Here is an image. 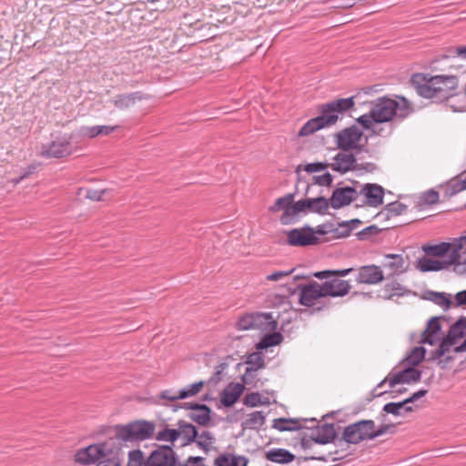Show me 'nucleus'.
<instances>
[{
	"label": "nucleus",
	"instance_id": "1",
	"mask_svg": "<svg viewBox=\"0 0 466 466\" xmlns=\"http://www.w3.org/2000/svg\"><path fill=\"white\" fill-rule=\"evenodd\" d=\"M412 111V103L405 96H382L373 101L370 112L358 117L357 122L365 129H373L376 124L388 123L395 118H405Z\"/></svg>",
	"mask_w": 466,
	"mask_h": 466
},
{
	"label": "nucleus",
	"instance_id": "2",
	"mask_svg": "<svg viewBox=\"0 0 466 466\" xmlns=\"http://www.w3.org/2000/svg\"><path fill=\"white\" fill-rule=\"evenodd\" d=\"M329 205V200L321 196L296 200L295 194L289 193L278 198L268 207V212L272 214L281 212L279 216L280 223L289 225L298 221L301 214L308 212L325 214Z\"/></svg>",
	"mask_w": 466,
	"mask_h": 466
},
{
	"label": "nucleus",
	"instance_id": "3",
	"mask_svg": "<svg viewBox=\"0 0 466 466\" xmlns=\"http://www.w3.org/2000/svg\"><path fill=\"white\" fill-rule=\"evenodd\" d=\"M411 81L417 94L428 99L447 97L460 86V80L456 75L419 73L412 76Z\"/></svg>",
	"mask_w": 466,
	"mask_h": 466
},
{
	"label": "nucleus",
	"instance_id": "4",
	"mask_svg": "<svg viewBox=\"0 0 466 466\" xmlns=\"http://www.w3.org/2000/svg\"><path fill=\"white\" fill-rule=\"evenodd\" d=\"M421 250L429 257L442 259L452 266L453 271L458 275H466V229L460 237L451 238L449 242L437 244H424Z\"/></svg>",
	"mask_w": 466,
	"mask_h": 466
},
{
	"label": "nucleus",
	"instance_id": "5",
	"mask_svg": "<svg viewBox=\"0 0 466 466\" xmlns=\"http://www.w3.org/2000/svg\"><path fill=\"white\" fill-rule=\"evenodd\" d=\"M355 103L353 97L339 98L320 106V116L307 121L298 132V137H306L317 131L335 125L339 116L351 109Z\"/></svg>",
	"mask_w": 466,
	"mask_h": 466
},
{
	"label": "nucleus",
	"instance_id": "6",
	"mask_svg": "<svg viewBox=\"0 0 466 466\" xmlns=\"http://www.w3.org/2000/svg\"><path fill=\"white\" fill-rule=\"evenodd\" d=\"M463 352L460 346L444 337L428 349V360L442 370H450L460 360Z\"/></svg>",
	"mask_w": 466,
	"mask_h": 466
},
{
	"label": "nucleus",
	"instance_id": "7",
	"mask_svg": "<svg viewBox=\"0 0 466 466\" xmlns=\"http://www.w3.org/2000/svg\"><path fill=\"white\" fill-rule=\"evenodd\" d=\"M392 426L383 425L376 429L373 420H365L347 426L342 434V439L350 444H358L363 441L371 440L386 433Z\"/></svg>",
	"mask_w": 466,
	"mask_h": 466
},
{
	"label": "nucleus",
	"instance_id": "8",
	"mask_svg": "<svg viewBox=\"0 0 466 466\" xmlns=\"http://www.w3.org/2000/svg\"><path fill=\"white\" fill-rule=\"evenodd\" d=\"M155 431V422L140 420L117 427L116 437L122 441H141L151 438Z\"/></svg>",
	"mask_w": 466,
	"mask_h": 466
},
{
	"label": "nucleus",
	"instance_id": "9",
	"mask_svg": "<svg viewBox=\"0 0 466 466\" xmlns=\"http://www.w3.org/2000/svg\"><path fill=\"white\" fill-rule=\"evenodd\" d=\"M338 148L343 151H361L367 144V137L356 126L346 127L334 135Z\"/></svg>",
	"mask_w": 466,
	"mask_h": 466
},
{
	"label": "nucleus",
	"instance_id": "10",
	"mask_svg": "<svg viewBox=\"0 0 466 466\" xmlns=\"http://www.w3.org/2000/svg\"><path fill=\"white\" fill-rule=\"evenodd\" d=\"M237 327L239 330L273 331L278 321L269 313H248L239 318Z\"/></svg>",
	"mask_w": 466,
	"mask_h": 466
},
{
	"label": "nucleus",
	"instance_id": "11",
	"mask_svg": "<svg viewBox=\"0 0 466 466\" xmlns=\"http://www.w3.org/2000/svg\"><path fill=\"white\" fill-rule=\"evenodd\" d=\"M326 231L321 226L312 228L310 227H303L293 228L286 232L287 243L294 247H305L315 245L319 241L317 235H325Z\"/></svg>",
	"mask_w": 466,
	"mask_h": 466
},
{
	"label": "nucleus",
	"instance_id": "12",
	"mask_svg": "<svg viewBox=\"0 0 466 466\" xmlns=\"http://www.w3.org/2000/svg\"><path fill=\"white\" fill-rule=\"evenodd\" d=\"M109 453L110 450L106 443L92 444L76 451L74 455V461L82 465L94 464L100 460L106 459Z\"/></svg>",
	"mask_w": 466,
	"mask_h": 466
},
{
	"label": "nucleus",
	"instance_id": "13",
	"mask_svg": "<svg viewBox=\"0 0 466 466\" xmlns=\"http://www.w3.org/2000/svg\"><path fill=\"white\" fill-rule=\"evenodd\" d=\"M382 266L386 270V278H393L405 273L409 269V261L407 257L400 254H387Z\"/></svg>",
	"mask_w": 466,
	"mask_h": 466
},
{
	"label": "nucleus",
	"instance_id": "14",
	"mask_svg": "<svg viewBox=\"0 0 466 466\" xmlns=\"http://www.w3.org/2000/svg\"><path fill=\"white\" fill-rule=\"evenodd\" d=\"M367 206L377 208L383 203L384 188L378 184L368 183L358 191Z\"/></svg>",
	"mask_w": 466,
	"mask_h": 466
},
{
	"label": "nucleus",
	"instance_id": "15",
	"mask_svg": "<svg viewBox=\"0 0 466 466\" xmlns=\"http://www.w3.org/2000/svg\"><path fill=\"white\" fill-rule=\"evenodd\" d=\"M71 139L69 134L57 136L45 151V155L52 157H64L71 154Z\"/></svg>",
	"mask_w": 466,
	"mask_h": 466
},
{
	"label": "nucleus",
	"instance_id": "16",
	"mask_svg": "<svg viewBox=\"0 0 466 466\" xmlns=\"http://www.w3.org/2000/svg\"><path fill=\"white\" fill-rule=\"evenodd\" d=\"M358 197L359 192L357 189L351 187H339L333 191L329 198V204L333 208L338 209L350 205L352 201L356 200Z\"/></svg>",
	"mask_w": 466,
	"mask_h": 466
},
{
	"label": "nucleus",
	"instance_id": "17",
	"mask_svg": "<svg viewBox=\"0 0 466 466\" xmlns=\"http://www.w3.org/2000/svg\"><path fill=\"white\" fill-rule=\"evenodd\" d=\"M149 466H176V456L172 448L161 446L147 458Z\"/></svg>",
	"mask_w": 466,
	"mask_h": 466
},
{
	"label": "nucleus",
	"instance_id": "18",
	"mask_svg": "<svg viewBox=\"0 0 466 466\" xmlns=\"http://www.w3.org/2000/svg\"><path fill=\"white\" fill-rule=\"evenodd\" d=\"M421 372L414 368L408 367L402 371L397 372L390 377H387L381 383L388 382L390 388H395L398 384H410L420 380Z\"/></svg>",
	"mask_w": 466,
	"mask_h": 466
},
{
	"label": "nucleus",
	"instance_id": "19",
	"mask_svg": "<svg viewBox=\"0 0 466 466\" xmlns=\"http://www.w3.org/2000/svg\"><path fill=\"white\" fill-rule=\"evenodd\" d=\"M444 337L441 332V319L433 317L429 320L426 329L422 332L420 342L431 347Z\"/></svg>",
	"mask_w": 466,
	"mask_h": 466
},
{
	"label": "nucleus",
	"instance_id": "20",
	"mask_svg": "<svg viewBox=\"0 0 466 466\" xmlns=\"http://www.w3.org/2000/svg\"><path fill=\"white\" fill-rule=\"evenodd\" d=\"M356 157L353 154L347 151L339 152L329 163V167L338 173L345 174L354 170L356 167Z\"/></svg>",
	"mask_w": 466,
	"mask_h": 466
},
{
	"label": "nucleus",
	"instance_id": "21",
	"mask_svg": "<svg viewBox=\"0 0 466 466\" xmlns=\"http://www.w3.org/2000/svg\"><path fill=\"white\" fill-rule=\"evenodd\" d=\"M324 297L326 296L324 295L322 285L318 282H312L301 288L299 302L304 306L311 307L319 299Z\"/></svg>",
	"mask_w": 466,
	"mask_h": 466
},
{
	"label": "nucleus",
	"instance_id": "22",
	"mask_svg": "<svg viewBox=\"0 0 466 466\" xmlns=\"http://www.w3.org/2000/svg\"><path fill=\"white\" fill-rule=\"evenodd\" d=\"M457 346H460L461 350L466 351V318L459 319L454 324L450 327L447 334L445 335Z\"/></svg>",
	"mask_w": 466,
	"mask_h": 466
},
{
	"label": "nucleus",
	"instance_id": "23",
	"mask_svg": "<svg viewBox=\"0 0 466 466\" xmlns=\"http://www.w3.org/2000/svg\"><path fill=\"white\" fill-rule=\"evenodd\" d=\"M384 279L380 267L369 265L360 268L357 281L362 284L374 285L381 282Z\"/></svg>",
	"mask_w": 466,
	"mask_h": 466
},
{
	"label": "nucleus",
	"instance_id": "24",
	"mask_svg": "<svg viewBox=\"0 0 466 466\" xmlns=\"http://www.w3.org/2000/svg\"><path fill=\"white\" fill-rule=\"evenodd\" d=\"M324 289V295L326 297H344L346 296L350 289L351 285L348 280L340 279H332L327 280L321 284Z\"/></svg>",
	"mask_w": 466,
	"mask_h": 466
},
{
	"label": "nucleus",
	"instance_id": "25",
	"mask_svg": "<svg viewBox=\"0 0 466 466\" xmlns=\"http://www.w3.org/2000/svg\"><path fill=\"white\" fill-rule=\"evenodd\" d=\"M452 267L443 259L434 257L424 256L419 258L415 262V268L420 272L441 271Z\"/></svg>",
	"mask_w": 466,
	"mask_h": 466
},
{
	"label": "nucleus",
	"instance_id": "26",
	"mask_svg": "<svg viewBox=\"0 0 466 466\" xmlns=\"http://www.w3.org/2000/svg\"><path fill=\"white\" fill-rule=\"evenodd\" d=\"M245 387L241 383H229L222 391L220 401L225 407L232 406L241 396Z\"/></svg>",
	"mask_w": 466,
	"mask_h": 466
},
{
	"label": "nucleus",
	"instance_id": "27",
	"mask_svg": "<svg viewBox=\"0 0 466 466\" xmlns=\"http://www.w3.org/2000/svg\"><path fill=\"white\" fill-rule=\"evenodd\" d=\"M247 363L248 365H253L254 367L247 368L245 373L242 376V381L246 384H249L252 381L254 377V373L258 370L264 367V360L259 352H254L248 357Z\"/></svg>",
	"mask_w": 466,
	"mask_h": 466
},
{
	"label": "nucleus",
	"instance_id": "28",
	"mask_svg": "<svg viewBox=\"0 0 466 466\" xmlns=\"http://www.w3.org/2000/svg\"><path fill=\"white\" fill-rule=\"evenodd\" d=\"M248 459L234 453H224L215 460V466H248Z\"/></svg>",
	"mask_w": 466,
	"mask_h": 466
},
{
	"label": "nucleus",
	"instance_id": "29",
	"mask_svg": "<svg viewBox=\"0 0 466 466\" xmlns=\"http://www.w3.org/2000/svg\"><path fill=\"white\" fill-rule=\"evenodd\" d=\"M265 458L272 462L287 464L294 461L295 455L285 449H272L265 453Z\"/></svg>",
	"mask_w": 466,
	"mask_h": 466
},
{
	"label": "nucleus",
	"instance_id": "30",
	"mask_svg": "<svg viewBox=\"0 0 466 466\" xmlns=\"http://www.w3.org/2000/svg\"><path fill=\"white\" fill-rule=\"evenodd\" d=\"M451 52V67L456 71L466 72V46H456Z\"/></svg>",
	"mask_w": 466,
	"mask_h": 466
},
{
	"label": "nucleus",
	"instance_id": "31",
	"mask_svg": "<svg viewBox=\"0 0 466 466\" xmlns=\"http://www.w3.org/2000/svg\"><path fill=\"white\" fill-rule=\"evenodd\" d=\"M273 427L280 431H298L301 428V421L298 419L279 418L274 420Z\"/></svg>",
	"mask_w": 466,
	"mask_h": 466
},
{
	"label": "nucleus",
	"instance_id": "32",
	"mask_svg": "<svg viewBox=\"0 0 466 466\" xmlns=\"http://www.w3.org/2000/svg\"><path fill=\"white\" fill-rule=\"evenodd\" d=\"M269 334L265 335L261 340L256 345L257 350H267L270 347L279 345L283 337L280 333L273 331H268Z\"/></svg>",
	"mask_w": 466,
	"mask_h": 466
},
{
	"label": "nucleus",
	"instance_id": "33",
	"mask_svg": "<svg viewBox=\"0 0 466 466\" xmlns=\"http://www.w3.org/2000/svg\"><path fill=\"white\" fill-rule=\"evenodd\" d=\"M383 410L387 413H390L396 416H400L403 412H411L413 411V408L409 406L407 402L404 400L400 402H390L387 403L383 407Z\"/></svg>",
	"mask_w": 466,
	"mask_h": 466
},
{
	"label": "nucleus",
	"instance_id": "34",
	"mask_svg": "<svg viewBox=\"0 0 466 466\" xmlns=\"http://www.w3.org/2000/svg\"><path fill=\"white\" fill-rule=\"evenodd\" d=\"M428 350L423 347L414 348L410 354L405 358L403 363L405 366H417L424 359Z\"/></svg>",
	"mask_w": 466,
	"mask_h": 466
},
{
	"label": "nucleus",
	"instance_id": "35",
	"mask_svg": "<svg viewBox=\"0 0 466 466\" xmlns=\"http://www.w3.org/2000/svg\"><path fill=\"white\" fill-rule=\"evenodd\" d=\"M265 416L262 411H254L248 414L244 420V427L248 429L259 428L264 424Z\"/></svg>",
	"mask_w": 466,
	"mask_h": 466
},
{
	"label": "nucleus",
	"instance_id": "36",
	"mask_svg": "<svg viewBox=\"0 0 466 466\" xmlns=\"http://www.w3.org/2000/svg\"><path fill=\"white\" fill-rule=\"evenodd\" d=\"M439 201V193L434 189H430L418 198V206L420 208L434 205Z\"/></svg>",
	"mask_w": 466,
	"mask_h": 466
},
{
	"label": "nucleus",
	"instance_id": "37",
	"mask_svg": "<svg viewBox=\"0 0 466 466\" xmlns=\"http://www.w3.org/2000/svg\"><path fill=\"white\" fill-rule=\"evenodd\" d=\"M427 299L444 309H449L451 303L449 296L443 292H429Z\"/></svg>",
	"mask_w": 466,
	"mask_h": 466
},
{
	"label": "nucleus",
	"instance_id": "38",
	"mask_svg": "<svg viewBox=\"0 0 466 466\" xmlns=\"http://www.w3.org/2000/svg\"><path fill=\"white\" fill-rule=\"evenodd\" d=\"M210 410L206 405L196 406V411L192 414V419L199 424L205 425L210 420Z\"/></svg>",
	"mask_w": 466,
	"mask_h": 466
},
{
	"label": "nucleus",
	"instance_id": "39",
	"mask_svg": "<svg viewBox=\"0 0 466 466\" xmlns=\"http://www.w3.org/2000/svg\"><path fill=\"white\" fill-rule=\"evenodd\" d=\"M198 444L206 451H209L213 448L215 443V437L213 434L208 431H203L201 433L198 434Z\"/></svg>",
	"mask_w": 466,
	"mask_h": 466
},
{
	"label": "nucleus",
	"instance_id": "40",
	"mask_svg": "<svg viewBox=\"0 0 466 466\" xmlns=\"http://www.w3.org/2000/svg\"><path fill=\"white\" fill-rule=\"evenodd\" d=\"M177 431L180 432V437H183L186 443L193 441L198 436L196 427L189 423L180 425Z\"/></svg>",
	"mask_w": 466,
	"mask_h": 466
},
{
	"label": "nucleus",
	"instance_id": "41",
	"mask_svg": "<svg viewBox=\"0 0 466 466\" xmlns=\"http://www.w3.org/2000/svg\"><path fill=\"white\" fill-rule=\"evenodd\" d=\"M180 437V432L175 429H165L157 432L156 439L159 441H167L173 443Z\"/></svg>",
	"mask_w": 466,
	"mask_h": 466
},
{
	"label": "nucleus",
	"instance_id": "42",
	"mask_svg": "<svg viewBox=\"0 0 466 466\" xmlns=\"http://www.w3.org/2000/svg\"><path fill=\"white\" fill-rule=\"evenodd\" d=\"M127 466H149L147 461H145L141 451L136 450L129 452Z\"/></svg>",
	"mask_w": 466,
	"mask_h": 466
},
{
	"label": "nucleus",
	"instance_id": "43",
	"mask_svg": "<svg viewBox=\"0 0 466 466\" xmlns=\"http://www.w3.org/2000/svg\"><path fill=\"white\" fill-rule=\"evenodd\" d=\"M352 270L353 268H345L340 270H323L315 272L313 276L319 279H328L333 276L344 277L347 276Z\"/></svg>",
	"mask_w": 466,
	"mask_h": 466
},
{
	"label": "nucleus",
	"instance_id": "44",
	"mask_svg": "<svg viewBox=\"0 0 466 466\" xmlns=\"http://www.w3.org/2000/svg\"><path fill=\"white\" fill-rule=\"evenodd\" d=\"M244 404L248 407H257L264 403L261 395L258 392L247 394L243 400Z\"/></svg>",
	"mask_w": 466,
	"mask_h": 466
},
{
	"label": "nucleus",
	"instance_id": "45",
	"mask_svg": "<svg viewBox=\"0 0 466 466\" xmlns=\"http://www.w3.org/2000/svg\"><path fill=\"white\" fill-rule=\"evenodd\" d=\"M292 270L285 271V270H278L274 271L265 277V279L268 281L273 282H283L285 279H287L291 273Z\"/></svg>",
	"mask_w": 466,
	"mask_h": 466
},
{
	"label": "nucleus",
	"instance_id": "46",
	"mask_svg": "<svg viewBox=\"0 0 466 466\" xmlns=\"http://www.w3.org/2000/svg\"><path fill=\"white\" fill-rule=\"evenodd\" d=\"M105 193V189L101 187H88L86 190V198L93 201H99L102 199Z\"/></svg>",
	"mask_w": 466,
	"mask_h": 466
},
{
	"label": "nucleus",
	"instance_id": "47",
	"mask_svg": "<svg viewBox=\"0 0 466 466\" xmlns=\"http://www.w3.org/2000/svg\"><path fill=\"white\" fill-rule=\"evenodd\" d=\"M115 103L116 106L120 109L129 108L135 105L136 97L134 96H119Z\"/></svg>",
	"mask_w": 466,
	"mask_h": 466
},
{
	"label": "nucleus",
	"instance_id": "48",
	"mask_svg": "<svg viewBox=\"0 0 466 466\" xmlns=\"http://www.w3.org/2000/svg\"><path fill=\"white\" fill-rule=\"evenodd\" d=\"M80 134L82 137H86V138H90V139L95 138V137L100 136L99 126L82 127L80 128Z\"/></svg>",
	"mask_w": 466,
	"mask_h": 466
},
{
	"label": "nucleus",
	"instance_id": "49",
	"mask_svg": "<svg viewBox=\"0 0 466 466\" xmlns=\"http://www.w3.org/2000/svg\"><path fill=\"white\" fill-rule=\"evenodd\" d=\"M449 187L451 190L450 196L466 190V176L464 179H457L451 181Z\"/></svg>",
	"mask_w": 466,
	"mask_h": 466
},
{
	"label": "nucleus",
	"instance_id": "50",
	"mask_svg": "<svg viewBox=\"0 0 466 466\" xmlns=\"http://www.w3.org/2000/svg\"><path fill=\"white\" fill-rule=\"evenodd\" d=\"M202 388H203L202 381L194 383L189 387L188 390H180V397H182V399H186L187 397L194 396L197 393H198Z\"/></svg>",
	"mask_w": 466,
	"mask_h": 466
},
{
	"label": "nucleus",
	"instance_id": "51",
	"mask_svg": "<svg viewBox=\"0 0 466 466\" xmlns=\"http://www.w3.org/2000/svg\"><path fill=\"white\" fill-rule=\"evenodd\" d=\"M328 167H329V163L315 162V163L307 164L304 167V170L308 173H315V172L323 171V170L327 169Z\"/></svg>",
	"mask_w": 466,
	"mask_h": 466
},
{
	"label": "nucleus",
	"instance_id": "52",
	"mask_svg": "<svg viewBox=\"0 0 466 466\" xmlns=\"http://www.w3.org/2000/svg\"><path fill=\"white\" fill-rule=\"evenodd\" d=\"M313 180L316 185L329 186L332 182V177L329 173H325L323 175L315 176Z\"/></svg>",
	"mask_w": 466,
	"mask_h": 466
},
{
	"label": "nucleus",
	"instance_id": "53",
	"mask_svg": "<svg viewBox=\"0 0 466 466\" xmlns=\"http://www.w3.org/2000/svg\"><path fill=\"white\" fill-rule=\"evenodd\" d=\"M160 398L163 400H167L171 401H175L177 400H182V397H180V391L177 394L172 393L171 390H165L161 392Z\"/></svg>",
	"mask_w": 466,
	"mask_h": 466
},
{
	"label": "nucleus",
	"instance_id": "54",
	"mask_svg": "<svg viewBox=\"0 0 466 466\" xmlns=\"http://www.w3.org/2000/svg\"><path fill=\"white\" fill-rule=\"evenodd\" d=\"M183 466H205L201 457H190Z\"/></svg>",
	"mask_w": 466,
	"mask_h": 466
},
{
	"label": "nucleus",
	"instance_id": "55",
	"mask_svg": "<svg viewBox=\"0 0 466 466\" xmlns=\"http://www.w3.org/2000/svg\"><path fill=\"white\" fill-rule=\"evenodd\" d=\"M426 393H427V390H420L413 393L410 398L405 399V401L407 402V404H410L411 402H414L418 399L425 396Z\"/></svg>",
	"mask_w": 466,
	"mask_h": 466
},
{
	"label": "nucleus",
	"instance_id": "56",
	"mask_svg": "<svg viewBox=\"0 0 466 466\" xmlns=\"http://www.w3.org/2000/svg\"><path fill=\"white\" fill-rule=\"evenodd\" d=\"M457 306H466V290L460 291L455 295Z\"/></svg>",
	"mask_w": 466,
	"mask_h": 466
},
{
	"label": "nucleus",
	"instance_id": "57",
	"mask_svg": "<svg viewBox=\"0 0 466 466\" xmlns=\"http://www.w3.org/2000/svg\"><path fill=\"white\" fill-rule=\"evenodd\" d=\"M96 466H121L118 459L112 458L107 461L100 460Z\"/></svg>",
	"mask_w": 466,
	"mask_h": 466
},
{
	"label": "nucleus",
	"instance_id": "58",
	"mask_svg": "<svg viewBox=\"0 0 466 466\" xmlns=\"http://www.w3.org/2000/svg\"><path fill=\"white\" fill-rule=\"evenodd\" d=\"M117 128L116 126H99L100 136H108Z\"/></svg>",
	"mask_w": 466,
	"mask_h": 466
},
{
	"label": "nucleus",
	"instance_id": "59",
	"mask_svg": "<svg viewBox=\"0 0 466 466\" xmlns=\"http://www.w3.org/2000/svg\"><path fill=\"white\" fill-rule=\"evenodd\" d=\"M315 441H316V442H318V443H322V444H324V443H328V442L329 441V439L328 437H327V438H325V437H319H319H317V438L315 439Z\"/></svg>",
	"mask_w": 466,
	"mask_h": 466
},
{
	"label": "nucleus",
	"instance_id": "60",
	"mask_svg": "<svg viewBox=\"0 0 466 466\" xmlns=\"http://www.w3.org/2000/svg\"><path fill=\"white\" fill-rule=\"evenodd\" d=\"M397 287L395 288L396 293H400L402 290V288L400 284H395Z\"/></svg>",
	"mask_w": 466,
	"mask_h": 466
},
{
	"label": "nucleus",
	"instance_id": "61",
	"mask_svg": "<svg viewBox=\"0 0 466 466\" xmlns=\"http://www.w3.org/2000/svg\"><path fill=\"white\" fill-rule=\"evenodd\" d=\"M344 457H345V455H340V456H338V457H334L332 459V461H339V460L343 459Z\"/></svg>",
	"mask_w": 466,
	"mask_h": 466
},
{
	"label": "nucleus",
	"instance_id": "62",
	"mask_svg": "<svg viewBox=\"0 0 466 466\" xmlns=\"http://www.w3.org/2000/svg\"><path fill=\"white\" fill-rule=\"evenodd\" d=\"M316 459H317V460H319V461H328V458H327V457H318V458H316Z\"/></svg>",
	"mask_w": 466,
	"mask_h": 466
},
{
	"label": "nucleus",
	"instance_id": "63",
	"mask_svg": "<svg viewBox=\"0 0 466 466\" xmlns=\"http://www.w3.org/2000/svg\"><path fill=\"white\" fill-rule=\"evenodd\" d=\"M338 454H339V451H337V450L329 452V455H338Z\"/></svg>",
	"mask_w": 466,
	"mask_h": 466
},
{
	"label": "nucleus",
	"instance_id": "64",
	"mask_svg": "<svg viewBox=\"0 0 466 466\" xmlns=\"http://www.w3.org/2000/svg\"><path fill=\"white\" fill-rule=\"evenodd\" d=\"M406 390V389H398L396 390L397 392L402 393Z\"/></svg>",
	"mask_w": 466,
	"mask_h": 466
}]
</instances>
